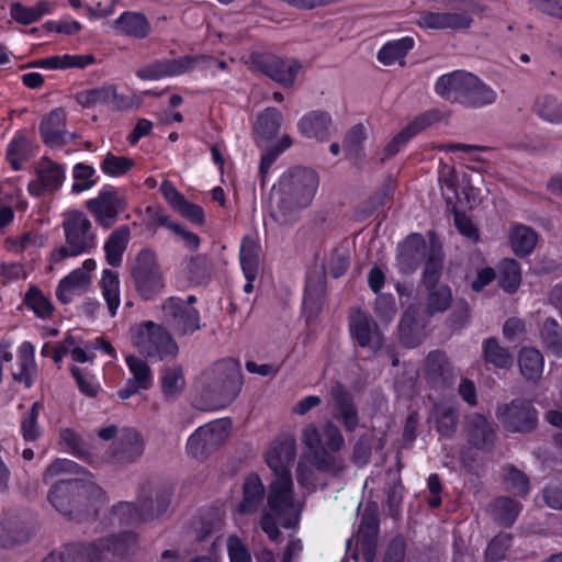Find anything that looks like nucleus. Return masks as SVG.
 I'll list each match as a JSON object with an SVG mask.
<instances>
[{
	"label": "nucleus",
	"instance_id": "f257e3e1",
	"mask_svg": "<svg viewBox=\"0 0 562 562\" xmlns=\"http://www.w3.org/2000/svg\"><path fill=\"white\" fill-rule=\"evenodd\" d=\"M296 456V440L292 434H281L270 443L265 460L274 479L268 492V512L263 514L260 526L271 540L280 532L276 519L284 528L294 527L300 519L302 503L294 498L290 468Z\"/></svg>",
	"mask_w": 562,
	"mask_h": 562
},
{
	"label": "nucleus",
	"instance_id": "f03ea898",
	"mask_svg": "<svg viewBox=\"0 0 562 562\" xmlns=\"http://www.w3.org/2000/svg\"><path fill=\"white\" fill-rule=\"evenodd\" d=\"M319 186L313 169L295 167L285 171L273 186L271 193L272 216L281 224H289L311 205Z\"/></svg>",
	"mask_w": 562,
	"mask_h": 562
},
{
	"label": "nucleus",
	"instance_id": "7ed1b4c3",
	"mask_svg": "<svg viewBox=\"0 0 562 562\" xmlns=\"http://www.w3.org/2000/svg\"><path fill=\"white\" fill-rule=\"evenodd\" d=\"M50 505L61 515L71 519L95 513L105 501L104 492L93 482L60 480L48 492Z\"/></svg>",
	"mask_w": 562,
	"mask_h": 562
},
{
	"label": "nucleus",
	"instance_id": "20e7f679",
	"mask_svg": "<svg viewBox=\"0 0 562 562\" xmlns=\"http://www.w3.org/2000/svg\"><path fill=\"white\" fill-rule=\"evenodd\" d=\"M63 228L66 245L52 254V262L56 263L67 257H76L89 252L97 245L92 224L85 213L68 211L64 214Z\"/></svg>",
	"mask_w": 562,
	"mask_h": 562
},
{
	"label": "nucleus",
	"instance_id": "39448f33",
	"mask_svg": "<svg viewBox=\"0 0 562 562\" xmlns=\"http://www.w3.org/2000/svg\"><path fill=\"white\" fill-rule=\"evenodd\" d=\"M131 277L136 292L146 300L153 299L165 288V278L156 252L140 249L131 263Z\"/></svg>",
	"mask_w": 562,
	"mask_h": 562
},
{
	"label": "nucleus",
	"instance_id": "423d86ee",
	"mask_svg": "<svg viewBox=\"0 0 562 562\" xmlns=\"http://www.w3.org/2000/svg\"><path fill=\"white\" fill-rule=\"evenodd\" d=\"M131 340L140 353L150 358L162 360L178 353V345L169 331L153 322L135 325L131 329Z\"/></svg>",
	"mask_w": 562,
	"mask_h": 562
},
{
	"label": "nucleus",
	"instance_id": "0eeeda50",
	"mask_svg": "<svg viewBox=\"0 0 562 562\" xmlns=\"http://www.w3.org/2000/svg\"><path fill=\"white\" fill-rule=\"evenodd\" d=\"M229 432L226 420H214L199 427L187 441V451L193 458H202L207 452L223 443Z\"/></svg>",
	"mask_w": 562,
	"mask_h": 562
},
{
	"label": "nucleus",
	"instance_id": "6e6552de",
	"mask_svg": "<svg viewBox=\"0 0 562 562\" xmlns=\"http://www.w3.org/2000/svg\"><path fill=\"white\" fill-rule=\"evenodd\" d=\"M165 322L178 334H191L200 328L199 311L179 297H170L162 305Z\"/></svg>",
	"mask_w": 562,
	"mask_h": 562
},
{
	"label": "nucleus",
	"instance_id": "1a4fd4ad",
	"mask_svg": "<svg viewBox=\"0 0 562 562\" xmlns=\"http://www.w3.org/2000/svg\"><path fill=\"white\" fill-rule=\"evenodd\" d=\"M126 200L116 190L106 189L87 202V207L103 228L114 225L117 215L125 209Z\"/></svg>",
	"mask_w": 562,
	"mask_h": 562
},
{
	"label": "nucleus",
	"instance_id": "9d476101",
	"mask_svg": "<svg viewBox=\"0 0 562 562\" xmlns=\"http://www.w3.org/2000/svg\"><path fill=\"white\" fill-rule=\"evenodd\" d=\"M497 418L509 431L525 432L537 425V413L529 402L515 400L497 411Z\"/></svg>",
	"mask_w": 562,
	"mask_h": 562
},
{
	"label": "nucleus",
	"instance_id": "9b49d317",
	"mask_svg": "<svg viewBox=\"0 0 562 562\" xmlns=\"http://www.w3.org/2000/svg\"><path fill=\"white\" fill-rule=\"evenodd\" d=\"M97 263L93 259H86L81 267L72 270L68 276L59 281L56 290L57 299L67 304L75 296L86 292L91 284V273L94 271Z\"/></svg>",
	"mask_w": 562,
	"mask_h": 562
},
{
	"label": "nucleus",
	"instance_id": "f8f14e48",
	"mask_svg": "<svg viewBox=\"0 0 562 562\" xmlns=\"http://www.w3.org/2000/svg\"><path fill=\"white\" fill-rule=\"evenodd\" d=\"M199 59H205V57L183 56L178 59L158 60L139 68L136 75L144 80H159L169 76H179L193 69Z\"/></svg>",
	"mask_w": 562,
	"mask_h": 562
},
{
	"label": "nucleus",
	"instance_id": "ddd939ff",
	"mask_svg": "<svg viewBox=\"0 0 562 562\" xmlns=\"http://www.w3.org/2000/svg\"><path fill=\"white\" fill-rule=\"evenodd\" d=\"M35 180L27 184V191L33 196H40L46 191H54L61 187L65 180V170L50 159L42 158L36 166Z\"/></svg>",
	"mask_w": 562,
	"mask_h": 562
},
{
	"label": "nucleus",
	"instance_id": "4468645a",
	"mask_svg": "<svg viewBox=\"0 0 562 562\" xmlns=\"http://www.w3.org/2000/svg\"><path fill=\"white\" fill-rule=\"evenodd\" d=\"M472 76V72L465 70L445 74L437 79L435 90L442 99L462 104Z\"/></svg>",
	"mask_w": 562,
	"mask_h": 562
},
{
	"label": "nucleus",
	"instance_id": "2eb2a0df",
	"mask_svg": "<svg viewBox=\"0 0 562 562\" xmlns=\"http://www.w3.org/2000/svg\"><path fill=\"white\" fill-rule=\"evenodd\" d=\"M396 265L401 273H413L426 251V241L420 234H411L403 243L398 245Z\"/></svg>",
	"mask_w": 562,
	"mask_h": 562
},
{
	"label": "nucleus",
	"instance_id": "dca6fc26",
	"mask_svg": "<svg viewBox=\"0 0 562 562\" xmlns=\"http://www.w3.org/2000/svg\"><path fill=\"white\" fill-rule=\"evenodd\" d=\"M261 71L283 87L293 86L302 65L296 59L265 56L260 61Z\"/></svg>",
	"mask_w": 562,
	"mask_h": 562
},
{
	"label": "nucleus",
	"instance_id": "f3484780",
	"mask_svg": "<svg viewBox=\"0 0 562 562\" xmlns=\"http://www.w3.org/2000/svg\"><path fill=\"white\" fill-rule=\"evenodd\" d=\"M297 130L305 138L322 139L331 136L334 124L329 113L314 110L305 113L297 121Z\"/></svg>",
	"mask_w": 562,
	"mask_h": 562
},
{
	"label": "nucleus",
	"instance_id": "a211bd4d",
	"mask_svg": "<svg viewBox=\"0 0 562 562\" xmlns=\"http://www.w3.org/2000/svg\"><path fill=\"white\" fill-rule=\"evenodd\" d=\"M350 329L360 346L369 347L374 351L381 348V333L378 326L372 324L364 313L356 311L351 315Z\"/></svg>",
	"mask_w": 562,
	"mask_h": 562
},
{
	"label": "nucleus",
	"instance_id": "6ab92c4d",
	"mask_svg": "<svg viewBox=\"0 0 562 562\" xmlns=\"http://www.w3.org/2000/svg\"><path fill=\"white\" fill-rule=\"evenodd\" d=\"M171 491L166 487L148 485L140 491L138 502L148 520L162 515L170 505Z\"/></svg>",
	"mask_w": 562,
	"mask_h": 562
},
{
	"label": "nucleus",
	"instance_id": "aec40b11",
	"mask_svg": "<svg viewBox=\"0 0 562 562\" xmlns=\"http://www.w3.org/2000/svg\"><path fill=\"white\" fill-rule=\"evenodd\" d=\"M301 442L306 448L305 456H313L319 469H330L333 458L323 449V435L315 424H307L301 430Z\"/></svg>",
	"mask_w": 562,
	"mask_h": 562
},
{
	"label": "nucleus",
	"instance_id": "412c9836",
	"mask_svg": "<svg viewBox=\"0 0 562 562\" xmlns=\"http://www.w3.org/2000/svg\"><path fill=\"white\" fill-rule=\"evenodd\" d=\"M160 192L176 212L193 223L203 222L204 215L202 209L187 201L171 182L164 181L160 186Z\"/></svg>",
	"mask_w": 562,
	"mask_h": 562
},
{
	"label": "nucleus",
	"instance_id": "4be33fe9",
	"mask_svg": "<svg viewBox=\"0 0 562 562\" xmlns=\"http://www.w3.org/2000/svg\"><path fill=\"white\" fill-rule=\"evenodd\" d=\"M531 112L549 124L562 123V98L553 93H541L535 97Z\"/></svg>",
	"mask_w": 562,
	"mask_h": 562
},
{
	"label": "nucleus",
	"instance_id": "5701e85b",
	"mask_svg": "<svg viewBox=\"0 0 562 562\" xmlns=\"http://www.w3.org/2000/svg\"><path fill=\"white\" fill-rule=\"evenodd\" d=\"M415 47V40L412 36H404L386 42L376 54L378 60L384 66L405 64L407 54Z\"/></svg>",
	"mask_w": 562,
	"mask_h": 562
},
{
	"label": "nucleus",
	"instance_id": "b1692460",
	"mask_svg": "<svg viewBox=\"0 0 562 562\" xmlns=\"http://www.w3.org/2000/svg\"><path fill=\"white\" fill-rule=\"evenodd\" d=\"M331 397L334 417L341 420L347 430H353L358 425V415L349 394L340 385H336L331 391Z\"/></svg>",
	"mask_w": 562,
	"mask_h": 562
},
{
	"label": "nucleus",
	"instance_id": "393cba45",
	"mask_svg": "<svg viewBox=\"0 0 562 562\" xmlns=\"http://www.w3.org/2000/svg\"><path fill=\"white\" fill-rule=\"evenodd\" d=\"M213 371L222 375L220 392L225 394L227 401L235 398L241 386V374L238 363L232 360L223 361L216 363Z\"/></svg>",
	"mask_w": 562,
	"mask_h": 562
},
{
	"label": "nucleus",
	"instance_id": "a878e982",
	"mask_svg": "<svg viewBox=\"0 0 562 562\" xmlns=\"http://www.w3.org/2000/svg\"><path fill=\"white\" fill-rule=\"evenodd\" d=\"M114 27L120 34L145 38L150 32V24L146 16L134 11L123 12L115 21Z\"/></svg>",
	"mask_w": 562,
	"mask_h": 562
},
{
	"label": "nucleus",
	"instance_id": "bb28decb",
	"mask_svg": "<svg viewBox=\"0 0 562 562\" xmlns=\"http://www.w3.org/2000/svg\"><path fill=\"white\" fill-rule=\"evenodd\" d=\"M75 100L83 108H93L100 104H109L112 108L121 105L116 89L113 86H103L83 90L75 94Z\"/></svg>",
	"mask_w": 562,
	"mask_h": 562
},
{
	"label": "nucleus",
	"instance_id": "cd10ccee",
	"mask_svg": "<svg viewBox=\"0 0 562 562\" xmlns=\"http://www.w3.org/2000/svg\"><path fill=\"white\" fill-rule=\"evenodd\" d=\"M160 387L166 400L178 398L186 389L182 367L179 364L165 367L160 373Z\"/></svg>",
	"mask_w": 562,
	"mask_h": 562
},
{
	"label": "nucleus",
	"instance_id": "c85d7f7f",
	"mask_svg": "<svg viewBox=\"0 0 562 562\" xmlns=\"http://www.w3.org/2000/svg\"><path fill=\"white\" fill-rule=\"evenodd\" d=\"M44 140H59L67 136L74 138L75 134L66 130V113L63 109H55L43 117L40 126Z\"/></svg>",
	"mask_w": 562,
	"mask_h": 562
},
{
	"label": "nucleus",
	"instance_id": "c756f323",
	"mask_svg": "<svg viewBox=\"0 0 562 562\" xmlns=\"http://www.w3.org/2000/svg\"><path fill=\"white\" fill-rule=\"evenodd\" d=\"M131 231L127 226H121L113 231L104 243V252L106 262L112 267H119L122 262L123 254L130 241Z\"/></svg>",
	"mask_w": 562,
	"mask_h": 562
},
{
	"label": "nucleus",
	"instance_id": "7c9ffc66",
	"mask_svg": "<svg viewBox=\"0 0 562 562\" xmlns=\"http://www.w3.org/2000/svg\"><path fill=\"white\" fill-rule=\"evenodd\" d=\"M470 85L462 103L463 105L469 108H483L495 103L497 100L496 91L474 74Z\"/></svg>",
	"mask_w": 562,
	"mask_h": 562
},
{
	"label": "nucleus",
	"instance_id": "2f4dec72",
	"mask_svg": "<svg viewBox=\"0 0 562 562\" xmlns=\"http://www.w3.org/2000/svg\"><path fill=\"white\" fill-rule=\"evenodd\" d=\"M508 238L513 251L518 256L530 254L538 241L536 232L522 224H514L509 229Z\"/></svg>",
	"mask_w": 562,
	"mask_h": 562
},
{
	"label": "nucleus",
	"instance_id": "473e14b6",
	"mask_svg": "<svg viewBox=\"0 0 562 562\" xmlns=\"http://www.w3.org/2000/svg\"><path fill=\"white\" fill-rule=\"evenodd\" d=\"M265 487L260 477L252 473L249 474L243 485V501L238 506L241 514H249L256 510L262 501Z\"/></svg>",
	"mask_w": 562,
	"mask_h": 562
},
{
	"label": "nucleus",
	"instance_id": "72a5a7b5",
	"mask_svg": "<svg viewBox=\"0 0 562 562\" xmlns=\"http://www.w3.org/2000/svg\"><path fill=\"white\" fill-rule=\"evenodd\" d=\"M518 366L521 374L528 380H537L544 368L542 353L533 347H524L518 355Z\"/></svg>",
	"mask_w": 562,
	"mask_h": 562
},
{
	"label": "nucleus",
	"instance_id": "f704fd0d",
	"mask_svg": "<svg viewBox=\"0 0 562 562\" xmlns=\"http://www.w3.org/2000/svg\"><path fill=\"white\" fill-rule=\"evenodd\" d=\"M282 114L276 108H267L258 114L254 123V133L257 137L271 139L276 137L281 126Z\"/></svg>",
	"mask_w": 562,
	"mask_h": 562
},
{
	"label": "nucleus",
	"instance_id": "c9c22d12",
	"mask_svg": "<svg viewBox=\"0 0 562 562\" xmlns=\"http://www.w3.org/2000/svg\"><path fill=\"white\" fill-rule=\"evenodd\" d=\"M137 537L132 531H124L119 535L109 536L99 541L102 554L110 553L113 557L127 554L136 544Z\"/></svg>",
	"mask_w": 562,
	"mask_h": 562
},
{
	"label": "nucleus",
	"instance_id": "e433bc0d",
	"mask_svg": "<svg viewBox=\"0 0 562 562\" xmlns=\"http://www.w3.org/2000/svg\"><path fill=\"white\" fill-rule=\"evenodd\" d=\"M94 56L91 54L85 55H55L43 58L42 68L43 69H83L89 65L94 64Z\"/></svg>",
	"mask_w": 562,
	"mask_h": 562
},
{
	"label": "nucleus",
	"instance_id": "4c0bfd02",
	"mask_svg": "<svg viewBox=\"0 0 562 562\" xmlns=\"http://www.w3.org/2000/svg\"><path fill=\"white\" fill-rule=\"evenodd\" d=\"M65 562H101L102 550L98 543H72L63 549Z\"/></svg>",
	"mask_w": 562,
	"mask_h": 562
},
{
	"label": "nucleus",
	"instance_id": "58836bf2",
	"mask_svg": "<svg viewBox=\"0 0 562 562\" xmlns=\"http://www.w3.org/2000/svg\"><path fill=\"white\" fill-rule=\"evenodd\" d=\"M100 285L102 290V296L108 304L109 312L111 316H114L121 304L120 280L117 273L112 270L104 269L102 271Z\"/></svg>",
	"mask_w": 562,
	"mask_h": 562
},
{
	"label": "nucleus",
	"instance_id": "ea45409f",
	"mask_svg": "<svg viewBox=\"0 0 562 562\" xmlns=\"http://www.w3.org/2000/svg\"><path fill=\"white\" fill-rule=\"evenodd\" d=\"M540 339L544 348L555 357H562V329L559 323L548 317L540 329Z\"/></svg>",
	"mask_w": 562,
	"mask_h": 562
},
{
	"label": "nucleus",
	"instance_id": "a19ab883",
	"mask_svg": "<svg viewBox=\"0 0 562 562\" xmlns=\"http://www.w3.org/2000/svg\"><path fill=\"white\" fill-rule=\"evenodd\" d=\"M428 295L426 300L425 313L434 315L445 312L452 302L451 289L446 284H434L427 288Z\"/></svg>",
	"mask_w": 562,
	"mask_h": 562
},
{
	"label": "nucleus",
	"instance_id": "79ce46f5",
	"mask_svg": "<svg viewBox=\"0 0 562 562\" xmlns=\"http://www.w3.org/2000/svg\"><path fill=\"white\" fill-rule=\"evenodd\" d=\"M126 364L132 374L128 380L130 385H136V389L148 390L154 382L153 372L148 363L135 356H126Z\"/></svg>",
	"mask_w": 562,
	"mask_h": 562
},
{
	"label": "nucleus",
	"instance_id": "37998d69",
	"mask_svg": "<svg viewBox=\"0 0 562 562\" xmlns=\"http://www.w3.org/2000/svg\"><path fill=\"white\" fill-rule=\"evenodd\" d=\"M50 12L52 7L47 1H38L34 7H24L21 3H13L10 7L11 18L25 25L38 21L43 15Z\"/></svg>",
	"mask_w": 562,
	"mask_h": 562
},
{
	"label": "nucleus",
	"instance_id": "c03bdc74",
	"mask_svg": "<svg viewBox=\"0 0 562 562\" xmlns=\"http://www.w3.org/2000/svg\"><path fill=\"white\" fill-rule=\"evenodd\" d=\"M467 430L470 440L480 447H484L492 442L494 432L490 427L486 418L482 415L474 414L469 416L467 422Z\"/></svg>",
	"mask_w": 562,
	"mask_h": 562
},
{
	"label": "nucleus",
	"instance_id": "a18cd8bd",
	"mask_svg": "<svg viewBox=\"0 0 562 562\" xmlns=\"http://www.w3.org/2000/svg\"><path fill=\"white\" fill-rule=\"evenodd\" d=\"M258 245L251 238H244L240 246V265L245 278L247 280H255L258 271L259 257Z\"/></svg>",
	"mask_w": 562,
	"mask_h": 562
},
{
	"label": "nucleus",
	"instance_id": "49530a36",
	"mask_svg": "<svg viewBox=\"0 0 562 562\" xmlns=\"http://www.w3.org/2000/svg\"><path fill=\"white\" fill-rule=\"evenodd\" d=\"M521 271L514 259H504L498 265V283L503 290L514 293L520 285Z\"/></svg>",
	"mask_w": 562,
	"mask_h": 562
},
{
	"label": "nucleus",
	"instance_id": "de8ad7c7",
	"mask_svg": "<svg viewBox=\"0 0 562 562\" xmlns=\"http://www.w3.org/2000/svg\"><path fill=\"white\" fill-rule=\"evenodd\" d=\"M422 324L415 318V311L407 310L400 322V339L407 347H415L420 341Z\"/></svg>",
	"mask_w": 562,
	"mask_h": 562
},
{
	"label": "nucleus",
	"instance_id": "09e8293b",
	"mask_svg": "<svg viewBox=\"0 0 562 562\" xmlns=\"http://www.w3.org/2000/svg\"><path fill=\"white\" fill-rule=\"evenodd\" d=\"M324 293V284L321 280L317 282V284H314L311 280H308L303 299V311L307 317V321L315 317L319 313Z\"/></svg>",
	"mask_w": 562,
	"mask_h": 562
},
{
	"label": "nucleus",
	"instance_id": "8fccbe9b",
	"mask_svg": "<svg viewBox=\"0 0 562 562\" xmlns=\"http://www.w3.org/2000/svg\"><path fill=\"white\" fill-rule=\"evenodd\" d=\"M112 515L115 520L125 525H135L148 520L139 502L137 504L121 502L113 507Z\"/></svg>",
	"mask_w": 562,
	"mask_h": 562
},
{
	"label": "nucleus",
	"instance_id": "3c124183",
	"mask_svg": "<svg viewBox=\"0 0 562 562\" xmlns=\"http://www.w3.org/2000/svg\"><path fill=\"white\" fill-rule=\"evenodd\" d=\"M437 430L445 437H450L457 426V409L452 405L439 404L435 407Z\"/></svg>",
	"mask_w": 562,
	"mask_h": 562
},
{
	"label": "nucleus",
	"instance_id": "603ef678",
	"mask_svg": "<svg viewBox=\"0 0 562 562\" xmlns=\"http://www.w3.org/2000/svg\"><path fill=\"white\" fill-rule=\"evenodd\" d=\"M24 303L36 316L41 318L50 316L54 310L50 301L36 286L29 288L24 295Z\"/></svg>",
	"mask_w": 562,
	"mask_h": 562
},
{
	"label": "nucleus",
	"instance_id": "864d4df0",
	"mask_svg": "<svg viewBox=\"0 0 562 562\" xmlns=\"http://www.w3.org/2000/svg\"><path fill=\"white\" fill-rule=\"evenodd\" d=\"M483 353L486 362L497 368H508L513 363L512 356L504 347L499 346L494 338H488L483 342Z\"/></svg>",
	"mask_w": 562,
	"mask_h": 562
},
{
	"label": "nucleus",
	"instance_id": "5fc2aeb1",
	"mask_svg": "<svg viewBox=\"0 0 562 562\" xmlns=\"http://www.w3.org/2000/svg\"><path fill=\"white\" fill-rule=\"evenodd\" d=\"M519 510V505L506 497L495 499L492 506L493 516L504 526H510L517 518Z\"/></svg>",
	"mask_w": 562,
	"mask_h": 562
},
{
	"label": "nucleus",
	"instance_id": "6e6d98bb",
	"mask_svg": "<svg viewBox=\"0 0 562 562\" xmlns=\"http://www.w3.org/2000/svg\"><path fill=\"white\" fill-rule=\"evenodd\" d=\"M95 170L92 166L79 162L74 166L72 177L74 183L71 190L75 193H80L91 189L95 184L94 179Z\"/></svg>",
	"mask_w": 562,
	"mask_h": 562
},
{
	"label": "nucleus",
	"instance_id": "4d7b16f0",
	"mask_svg": "<svg viewBox=\"0 0 562 562\" xmlns=\"http://www.w3.org/2000/svg\"><path fill=\"white\" fill-rule=\"evenodd\" d=\"M35 348L30 341H24L19 347L18 360L21 368V375H24L26 385L31 384V378L36 372L34 359Z\"/></svg>",
	"mask_w": 562,
	"mask_h": 562
},
{
	"label": "nucleus",
	"instance_id": "13d9d810",
	"mask_svg": "<svg viewBox=\"0 0 562 562\" xmlns=\"http://www.w3.org/2000/svg\"><path fill=\"white\" fill-rule=\"evenodd\" d=\"M133 166L134 161L131 158L109 153L101 164V170L110 177H121L130 171Z\"/></svg>",
	"mask_w": 562,
	"mask_h": 562
},
{
	"label": "nucleus",
	"instance_id": "bf43d9fd",
	"mask_svg": "<svg viewBox=\"0 0 562 562\" xmlns=\"http://www.w3.org/2000/svg\"><path fill=\"white\" fill-rule=\"evenodd\" d=\"M42 405L38 402L33 403L29 412L22 417L21 432L26 441H34L40 437L41 430L37 419Z\"/></svg>",
	"mask_w": 562,
	"mask_h": 562
},
{
	"label": "nucleus",
	"instance_id": "052dcab7",
	"mask_svg": "<svg viewBox=\"0 0 562 562\" xmlns=\"http://www.w3.org/2000/svg\"><path fill=\"white\" fill-rule=\"evenodd\" d=\"M35 156L34 148L30 143H9L7 157L14 170H19L22 164Z\"/></svg>",
	"mask_w": 562,
	"mask_h": 562
},
{
	"label": "nucleus",
	"instance_id": "680f3d73",
	"mask_svg": "<svg viewBox=\"0 0 562 562\" xmlns=\"http://www.w3.org/2000/svg\"><path fill=\"white\" fill-rule=\"evenodd\" d=\"M504 481L507 488L516 495L525 496L529 491L527 476L513 467L504 469Z\"/></svg>",
	"mask_w": 562,
	"mask_h": 562
},
{
	"label": "nucleus",
	"instance_id": "e2e57ef3",
	"mask_svg": "<svg viewBox=\"0 0 562 562\" xmlns=\"http://www.w3.org/2000/svg\"><path fill=\"white\" fill-rule=\"evenodd\" d=\"M318 469L315 458L313 456H304L297 463L296 480L299 484L311 491L314 487V469Z\"/></svg>",
	"mask_w": 562,
	"mask_h": 562
},
{
	"label": "nucleus",
	"instance_id": "0e129e2a",
	"mask_svg": "<svg viewBox=\"0 0 562 562\" xmlns=\"http://www.w3.org/2000/svg\"><path fill=\"white\" fill-rule=\"evenodd\" d=\"M71 373L82 394L90 397H95L98 395L101 386L97 379L90 372L74 367L71 369Z\"/></svg>",
	"mask_w": 562,
	"mask_h": 562
},
{
	"label": "nucleus",
	"instance_id": "69168bd1",
	"mask_svg": "<svg viewBox=\"0 0 562 562\" xmlns=\"http://www.w3.org/2000/svg\"><path fill=\"white\" fill-rule=\"evenodd\" d=\"M290 143H272L269 146L262 148L261 161L259 166V172L265 181L266 177L269 173V169L272 164L277 160V158L284 153Z\"/></svg>",
	"mask_w": 562,
	"mask_h": 562
},
{
	"label": "nucleus",
	"instance_id": "338daca9",
	"mask_svg": "<svg viewBox=\"0 0 562 562\" xmlns=\"http://www.w3.org/2000/svg\"><path fill=\"white\" fill-rule=\"evenodd\" d=\"M530 9L562 22V0H527Z\"/></svg>",
	"mask_w": 562,
	"mask_h": 562
},
{
	"label": "nucleus",
	"instance_id": "774afa93",
	"mask_svg": "<svg viewBox=\"0 0 562 562\" xmlns=\"http://www.w3.org/2000/svg\"><path fill=\"white\" fill-rule=\"evenodd\" d=\"M442 19H443V30L445 29H451V30L469 29L473 23L472 15L464 10L442 12Z\"/></svg>",
	"mask_w": 562,
	"mask_h": 562
}]
</instances>
